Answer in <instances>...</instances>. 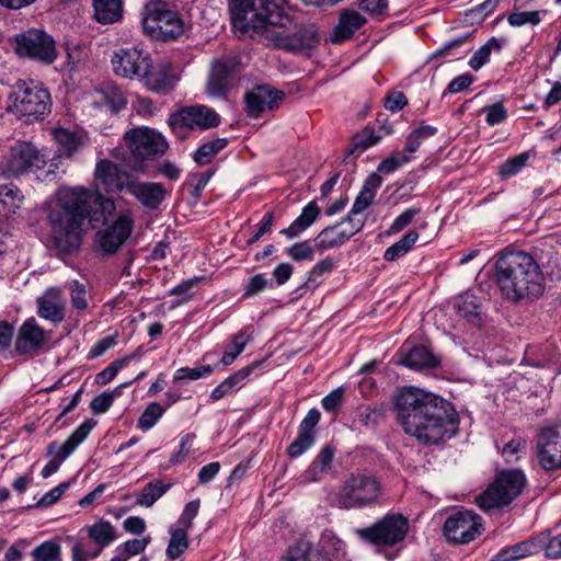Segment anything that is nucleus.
Here are the masks:
<instances>
[{
    "label": "nucleus",
    "mask_w": 561,
    "mask_h": 561,
    "mask_svg": "<svg viewBox=\"0 0 561 561\" xmlns=\"http://www.w3.org/2000/svg\"><path fill=\"white\" fill-rule=\"evenodd\" d=\"M115 213L114 201L101 192L83 186L60 187L48 203L47 222L50 227V241L54 248L66 254L75 253L82 243L83 222L89 219L102 222L106 228L98 232L100 248L108 254L115 253L130 237L135 219L129 209Z\"/></svg>",
    "instance_id": "1"
},
{
    "label": "nucleus",
    "mask_w": 561,
    "mask_h": 561,
    "mask_svg": "<svg viewBox=\"0 0 561 561\" xmlns=\"http://www.w3.org/2000/svg\"><path fill=\"white\" fill-rule=\"evenodd\" d=\"M396 409L403 431L421 444H438L457 433L458 416L451 404L424 389H401Z\"/></svg>",
    "instance_id": "2"
},
{
    "label": "nucleus",
    "mask_w": 561,
    "mask_h": 561,
    "mask_svg": "<svg viewBox=\"0 0 561 561\" xmlns=\"http://www.w3.org/2000/svg\"><path fill=\"white\" fill-rule=\"evenodd\" d=\"M502 295L512 302H533L545 291V276L536 259L524 251L503 253L495 264Z\"/></svg>",
    "instance_id": "3"
},
{
    "label": "nucleus",
    "mask_w": 561,
    "mask_h": 561,
    "mask_svg": "<svg viewBox=\"0 0 561 561\" xmlns=\"http://www.w3.org/2000/svg\"><path fill=\"white\" fill-rule=\"evenodd\" d=\"M230 14L237 31L249 33L259 42L273 25L289 22L285 0H231Z\"/></svg>",
    "instance_id": "4"
},
{
    "label": "nucleus",
    "mask_w": 561,
    "mask_h": 561,
    "mask_svg": "<svg viewBox=\"0 0 561 561\" xmlns=\"http://www.w3.org/2000/svg\"><path fill=\"white\" fill-rule=\"evenodd\" d=\"M378 479L366 472L347 476L333 496V503L341 510H360L375 505L381 496Z\"/></svg>",
    "instance_id": "5"
},
{
    "label": "nucleus",
    "mask_w": 561,
    "mask_h": 561,
    "mask_svg": "<svg viewBox=\"0 0 561 561\" xmlns=\"http://www.w3.org/2000/svg\"><path fill=\"white\" fill-rule=\"evenodd\" d=\"M525 484L526 476L522 470H504L476 497V504L483 511L505 507L522 493Z\"/></svg>",
    "instance_id": "6"
},
{
    "label": "nucleus",
    "mask_w": 561,
    "mask_h": 561,
    "mask_svg": "<svg viewBox=\"0 0 561 561\" xmlns=\"http://www.w3.org/2000/svg\"><path fill=\"white\" fill-rule=\"evenodd\" d=\"M293 25V18L289 14V22L284 25H273L261 41L265 46H271L294 54H304L313 49L319 44L318 30L313 24H302L295 32L287 30Z\"/></svg>",
    "instance_id": "7"
},
{
    "label": "nucleus",
    "mask_w": 561,
    "mask_h": 561,
    "mask_svg": "<svg viewBox=\"0 0 561 561\" xmlns=\"http://www.w3.org/2000/svg\"><path fill=\"white\" fill-rule=\"evenodd\" d=\"M125 146L128 148L134 163V171H144V161L154 160L165 153L169 144L164 136L149 127H137L127 130L124 135Z\"/></svg>",
    "instance_id": "8"
},
{
    "label": "nucleus",
    "mask_w": 561,
    "mask_h": 561,
    "mask_svg": "<svg viewBox=\"0 0 561 561\" xmlns=\"http://www.w3.org/2000/svg\"><path fill=\"white\" fill-rule=\"evenodd\" d=\"M142 27L150 37L162 41L176 39L184 33L182 19L162 2H151L145 7Z\"/></svg>",
    "instance_id": "9"
},
{
    "label": "nucleus",
    "mask_w": 561,
    "mask_h": 561,
    "mask_svg": "<svg viewBox=\"0 0 561 561\" xmlns=\"http://www.w3.org/2000/svg\"><path fill=\"white\" fill-rule=\"evenodd\" d=\"M220 124V115L206 105L183 106L170 114L168 125L180 139L187 137L190 131L206 130Z\"/></svg>",
    "instance_id": "10"
},
{
    "label": "nucleus",
    "mask_w": 561,
    "mask_h": 561,
    "mask_svg": "<svg viewBox=\"0 0 561 561\" xmlns=\"http://www.w3.org/2000/svg\"><path fill=\"white\" fill-rule=\"evenodd\" d=\"M409 531V520L399 513L385 515L371 526L356 529L363 540L379 547H393L401 543Z\"/></svg>",
    "instance_id": "11"
},
{
    "label": "nucleus",
    "mask_w": 561,
    "mask_h": 561,
    "mask_svg": "<svg viewBox=\"0 0 561 561\" xmlns=\"http://www.w3.org/2000/svg\"><path fill=\"white\" fill-rule=\"evenodd\" d=\"M13 95V111L26 121L37 119L50 110V95L37 82L19 81Z\"/></svg>",
    "instance_id": "12"
},
{
    "label": "nucleus",
    "mask_w": 561,
    "mask_h": 561,
    "mask_svg": "<svg viewBox=\"0 0 561 561\" xmlns=\"http://www.w3.org/2000/svg\"><path fill=\"white\" fill-rule=\"evenodd\" d=\"M15 53L43 65L53 64L58 57L56 42L42 28H30L15 35Z\"/></svg>",
    "instance_id": "13"
},
{
    "label": "nucleus",
    "mask_w": 561,
    "mask_h": 561,
    "mask_svg": "<svg viewBox=\"0 0 561 561\" xmlns=\"http://www.w3.org/2000/svg\"><path fill=\"white\" fill-rule=\"evenodd\" d=\"M45 162V157L35 146L30 142H19L2 160L0 169L7 176H18L44 168Z\"/></svg>",
    "instance_id": "14"
},
{
    "label": "nucleus",
    "mask_w": 561,
    "mask_h": 561,
    "mask_svg": "<svg viewBox=\"0 0 561 561\" xmlns=\"http://www.w3.org/2000/svg\"><path fill=\"white\" fill-rule=\"evenodd\" d=\"M111 64L115 75L133 80L146 73L151 67V58L137 46L123 47L113 51Z\"/></svg>",
    "instance_id": "15"
},
{
    "label": "nucleus",
    "mask_w": 561,
    "mask_h": 561,
    "mask_svg": "<svg viewBox=\"0 0 561 561\" xmlns=\"http://www.w3.org/2000/svg\"><path fill=\"white\" fill-rule=\"evenodd\" d=\"M239 68L240 60L237 56L227 55L214 59L206 81V93L211 98H224L231 89Z\"/></svg>",
    "instance_id": "16"
},
{
    "label": "nucleus",
    "mask_w": 561,
    "mask_h": 561,
    "mask_svg": "<svg viewBox=\"0 0 561 561\" xmlns=\"http://www.w3.org/2000/svg\"><path fill=\"white\" fill-rule=\"evenodd\" d=\"M483 529L482 519L470 511L451 514L444 524L445 537L456 543H468L480 536Z\"/></svg>",
    "instance_id": "17"
},
{
    "label": "nucleus",
    "mask_w": 561,
    "mask_h": 561,
    "mask_svg": "<svg viewBox=\"0 0 561 561\" xmlns=\"http://www.w3.org/2000/svg\"><path fill=\"white\" fill-rule=\"evenodd\" d=\"M536 448L538 462L545 470L561 468V422L540 430Z\"/></svg>",
    "instance_id": "18"
},
{
    "label": "nucleus",
    "mask_w": 561,
    "mask_h": 561,
    "mask_svg": "<svg viewBox=\"0 0 561 561\" xmlns=\"http://www.w3.org/2000/svg\"><path fill=\"white\" fill-rule=\"evenodd\" d=\"M128 176L113 161L104 159L96 163L94 170V183L99 191L101 187L106 193H117L126 190Z\"/></svg>",
    "instance_id": "19"
},
{
    "label": "nucleus",
    "mask_w": 561,
    "mask_h": 561,
    "mask_svg": "<svg viewBox=\"0 0 561 561\" xmlns=\"http://www.w3.org/2000/svg\"><path fill=\"white\" fill-rule=\"evenodd\" d=\"M283 96V92L270 85H257L245 94L248 114L259 117L266 110H272Z\"/></svg>",
    "instance_id": "20"
},
{
    "label": "nucleus",
    "mask_w": 561,
    "mask_h": 561,
    "mask_svg": "<svg viewBox=\"0 0 561 561\" xmlns=\"http://www.w3.org/2000/svg\"><path fill=\"white\" fill-rule=\"evenodd\" d=\"M126 191L148 209H157L167 196L164 186L157 182L130 180L127 182Z\"/></svg>",
    "instance_id": "21"
},
{
    "label": "nucleus",
    "mask_w": 561,
    "mask_h": 561,
    "mask_svg": "<svg viewBox=\"0 0 561 561\" xmlns=\"http://www.w3.org/2000/svg\"><path fill=\"white\" fill-rule=\"evenodd\" d=\"M148 90L158 94L170 93L176 84V77L173 73V68L169 64H159L156 67H150L141 78Z\"/></svg>",
    "instance_id": "22"
},
{
    "label": "nucleus",
    "mask_w": 561,
    "mask_h": 561,
    "mask_svg": "<svg viewBox=\"0 0 561 561\" xmlns=\"http://www.w3.org/2000/svg\"><path fill=\"white\" fill-rule=\"evenodd\" d=\"M66 302L59 288H48L37 298V314L53 323H60L65 319Z\"/></svg>",
    "instance_id": "23"
},
{
    "label": "nucleus",
    "mask_w": 561,
    "mask_h": 561,
    "mask_svg": "<svg viewBox=\"0 0 561 561\" xmlns=\"http://www.w3.org/2000/svg\"><path fill=\"white\" fill-rule=\"evenodd\" d=\"M95 424L96 422L91 419L85 420L61 445H57L55 442L50 443L47 454L49 456L54 455L56 459L62 462L87 439Z\"/></svg>",
    "instance_id": "24"
},
{
    "label": "nucleus",
    "mask_w": 561,
    "mask_h": 561,
    "mask_svg": "<svg viewBox=\"0 0 561 561\" xmlns=\"http://www.w3.org/2000/svg\"><path fill=\"white\" fill-rule=\"evenodd\" d=\"M366 18L356 10L344 9L339 14V21L331 35V42L339 44L350 38L366 24Z\"/></svg>",
    "instance_id": "25"
},
{
    "label": "nucleus",
    "mask_w": 561,
    "mask_h": 561,
    "mask_svg": "<svg viewBox=\"0 0 561 561\" xmlns=\"http://www.w3.org/2000/svg\"><path fill=\"white\" fill-rule=\"evenodd\" d=\"M334 449L324 446L316 456L310 466L298 477L300 484H309L323 480L333 469Z\"/></svg>",
    "instance_id": "26"
},
{
    "label": "nucleus",
    "mask_w": 561,
    "mask_h": 561,
    "mask_svg": "<svg viewBox=\"0 0 561 561\" xmlns=\"http://www.w3.org/2000/svg\"><path fill=\"white\" fill-rule=\"evenodd\" d=\"M45 341L43 329L34 318L27 319L20 328L15 348L20 354L38 350Z\"/></svg>",
    "instance_id": "27"
},
{
    "label": "nucleus",
    "mask_w": 561,
    "mask_h": 561,
    "mask_svg": "<svg viewBox=\"0 0 561 561\" xmlns=\"http://www.w3.org/2000/svg\"><path fill=\"white\" fill-rule=\"evenodd\" d=\"M354 230L339 224L322 229L316 237L317 251L341 247L354 236Z\"/></svg>",
    "instance_id": "28"
},
{
    "label": "nucleus",
    "mask_w": 561,
    "mask_h": 561,
    "mask_svg": "<svg viewBox=\"0 0 561 561\" xmlns=\"http://www.w3.org/2000/svg\"><path fill=\"white\" fill-rule=\"evenodd\" d=\"M53 136L68 157L85 147L89 142V137L82 129L71 130L64 127H57L54 128Z\"/></svg>",
    "instance_id": "29"
},
{
    "label": "nucleus",
    "mask_w": 561,
    "mask_h": 561,
    "mask_svg": "<svg viewBox=\"0 0 561 561\" xmlns=\"http://www.w3.org/2000/svg\"><path fill=\"white\" fill-rule=\"evenodd\" d=\"M321 209L318 204L312 201L308 203L301 210V214L289 225V227L280 230V234L287 239H295L306 231L320 216Z\"/></svg>",
    "instance_id": "30"
},
{
    "label": "nucleus",
    "mask_w": 561,
    "mask_h": 561,
    "mask_svg": "<svg viewBox=\"0 0 561 561\" xmlns=\"http://www.w3.org/2000/svg\"><path fill=\"white\" fill-rule=\"evenodd\" d=\"M278 561H327V559L310 541L299 540L289 546Z\"/></svg>",
    "instance_id": "31"
},
{
    "label": "nucleus",
    "mask_w": 561,
    "mask_h": 561,
    "mask_svg": "<svg viewBox=\"0 0 561 561\" xmlns=\"http://www.w3.org/2000/svg\"><path fill=\"white\" fill-rule=\"evenodd\" d=\"M400 363L412 369L435 368L439 360L425 346H415L404 354Z\"/></svg>",
    "instance_id": "32"
},
{
    "label": "nucleus",
    "mask_w": 561,
    "mask_h": 561,
    "mask_svg": "<svg viewBox=\"0 0 561 561\" xmlns=\"http://www.w3.org/2000/svg\"><path fill=\"white\" fill-rule=\"evenodd\" d=\"M382 184V178L377 173H371L365 181L360 192L356 196L352 206V214H362L373 203L377 190Z\"/></svg>",
    "instance_id": "33"
},
{
    "label": "nucleus",
    "mask_w": 561,
    "mask_h": 561,
    "mask_svg": "<svg viewBox=\"0 0 561 561\" xmlns=\"http://www.w3.org/2000/svg\"><path fill=\"white\" fill-rule=\"evenodd\" d=\"M253 367L248 366L226 378L221 383H219L216 388L213 389L210 393V399L213 401H218L224 397L232 393L236 388L243 387L245 379L250 376Z\"/></svg>",
    "instance_id": "34"
},
{
    "label": "nucleus",
    "mask_w": 561,
    "mask_h": 561,
    "mask_svg": "<svg viewBox=\"0 0 561 561\" xmlns=\"http://www.w3.org/2000/svg\"><path fill=\"white\" fill-rule=\"evenodd\" d=\"M23 201L21 191L14 185H0V219L14 215Z\"/></svg>",
    "instance_id": "35"
},
{
    "label": "nucleus",
    "mask_w": 561,
    "mask_h": 561,
    "mask_svg": "<svg viewBox=\"0 0 561 561\" xmlns=\"http://www.w3.org/2000/svg\"><path fill=\"white\" fill-rule=\"evenodd\" d=\"M539 551L540 542L536 537L501 550L495 558L496 561H516L527 556L535 554Z\"/></svg>",
    "instance_id": "36"
},
{
    "label": "nucleus",
    "mask_w": 561,
    "mask_h": 561,
    "mask_svg": "<svg viewBox=\"0 0 561 561\" xmlns=\"http://www.w3.org/2000/svg\"><path fill=\"white\" fill-rule=\"evenodd\" d=\"M94 18L102 24H111L122 18L121 0H93Z\"/></svg>",
    "instance_id": "37"
},
{
    "label": "nucleus",
    "mask_w": 561,
    "mask_h": 561,
    "mask_svg": "<svg viewBox=\"0 0 561 561\" xmlns=\"http://www.w3.org/2000/svg\"><path fill=\"white\" fill-rule=\"evenodd\" d=\"M89 538L101 551L116 539V529L107 520H100L87 527Z\"/></svg>",
    "instance_id": "38"
},
{
    "label": "nucleus",
    "mask_w": 561,
    "mask_h": 561,
    "mask_svg": "<svg viewBox=\"0 0 561 561\" xmlns=\"http://www.w3.org/2000/svg\"><path fill=\"white\" fill-rule=\"evenodd\" d=\"M456 308L459 317L466 319L468 322L473 324L481 322V306L477 297L472 294L466 293L460 295Z\"/></svg>",
    "instance_id": "39"
},
{
    "label": "nucleus",
    "mask_w": 561,
    "mask_h": 561,
    "mask_svg": "<svg viewBox=\"0 0 561 561\" xmlns=\"http://www.w3.org/2000/svg\"><path fill=\"white\" fill-rule=\"evenodd\" d=\"M316 549L325 557L327 561H332L334 558L344 554L345 545L333 531L325 530L321 535L319 547Z\"/></svg>",
    "instance_id": "40"
},
{
    "label": "nucleus",
    "mask_w": 561,
    "mask_h": 561,
    "mask_svg": "<svg viewBox=\"0 0 561 561\" xmlns=\"http://www.w3.org/2000/svg\"><path fill=\"white\" fill-rule=\"evenodd\" d=\"M171 484L161 480L148 482L139 492L136 504L144 507H151L169 489Z\"/></svg>",
    "instance_id": "41"
},
{
    "label": "nucleus",
    "mask_w": 561,
    "mask_h": 561,
    "mask_svg": "<svg viewBox=\"0 0 561 561\" xmlns=\"http://www.w3.org/2000/svg\"><path fill=\"white\" fill-rule=\"evenodd\" d=\"M504 45L505 39L491 37L472 55L469 60V66L476 71L481 69L490 60L491 53H500Z\"/></svg>",
    "instance_id": "42"
},
{
    "label": "nucleus",
    "mask_w": 561,
    "mask_h": 561,
    "mask_svg": "<svg viewBox=\"0 0 561 561\" xmlns=\"http://www.w3.org/2000/svg\"><path fill=\"white\" fill-rule=\"evenodd\" d=\"M419 240V233L415 230L407 232L399 241L389 247L383 254L386 261H396L404 256Z\"/></svg>",
    "instance_id": "43"
},
{
    "label": "nucleus",
    "mask_w": 561,
    "mask_h": 561,
    "mask_svg": "<svg viewBox=\"0 0 561 561\" xmlns=\"http://www.w3.org/2000/svg\"><path fill=\"white\" fill-rule=\"evenodd\" d=\"M228 144L227 138H217L201 145L194 153V160L199 165L211 162L215 156Z\"/></svg>",
    "instance_id": "44"
},
{
    "label": "nucleus",
    "mask_w": 561,
    "mask_h": 561,
    "mask_svg": "<svg viewBox=\"0 0 561 561\" xmlns=\"http://www.w3.org/2000/svg\"><path fill=\"white\" fill-rule=\"evenodd\" d=\"M545 15H547V10L515 11L507 15V23L513 27L537 26L541 23Z\"/></svg>",
    "instance_id": "45"
},
{
    "label": "nucleus",
    "mask_w": 561,
    "mask_h": 561,
    "mask_svg": "<svg viewBox=\"0 0 561 561\" xmlns=\"http://www.w3.org/2000/svg\"><path fill=\"white\" fill-rule=\"evenodd\" d=\"M437 133V128L431 125L421 123L415 129H413L407 138V145L404 152L409 154L415 152L421 146L422 141L434 136Z\"/></svg>",
    "instance_id": "46"
},
{
    "label": "nucleus",
    "mask_w": 561,
    "mask_h": 561,
    "mask_svg": "<svg viewBox=\"0 0 561 561\" xmlns=\"http://www.w3.org/2000/svg\"><path fill=\"white\" fill-rule=\"evenodd\" d=\"M187 529L175 528L170 530V541L167 548V556L170 559L179 558L188 547Z\"/></svg>",
    "instance_id": "47"
},
{
    "label": "nucleus",
    "mask_w": 561,
    "mask_h": 561,
    "mask_svg": "<svg viewBox=\"0 0 561 561\" xmlns=\"http://www.w3.org/2000/svg\"><path fill=\"white\" fill-rule=\"evenodd\" d=\"M33 561H61V547L51 540L42 542L32 551Z\"/></svg>",
    "instance_id": "48"
},
{
    "label": "nucleus",
    "mask_w": 561,
    "mask_h": 561,
    "mask_svg": "<svg viewBox=\"0 0 561 561\" xmlns=\"http://www.w3.org/2000/svg\"><path fill=\"white\" fill-rule=\"evenodd\" d=\"M334 266V260L331 257H325L319 261L317 264L308 273L307 279L301 286V288L307 290H313L319 285V278L332 271Z\"/></svg>",
    "instance_id": "49"
},
{
    "label": "nucleus",
    "mask_w": 561,
    "mask_h": 561,
    "mask_svg": "<svg viewBox=\"0 0 561 561\" xmlns=\"http://www.w3.org/2000/svg\"><path fill=\"white\" fill-rule=\"evenodd\" d=\"M539 263L540 268H545L547 274L552 277H560L561 265H560V254L553 250L552 248L547 251H541V254L536 259Z\"/></svg>",
    "instance_id": "50"
},
{
    "label": "nucleus",
    "mask_w": 561,
    "mask_h": 561,
    "mask_svg": "<svg viewBox=\"0 0 561 561\" xmlns=\"http://www.w3.org/2000/svg\"><path fill=\"white\" fill-rule=\"evenodd\" d=\"M122 386L116 387L113 390H107L101 394L94 397L90 402V409L93 414H103L113 405L116 397L122 394Z\"/></svg>",
    "instance_id": "51"
},
{
    "label": "nucleus",
    "mask_w": 561,
    "mask_h": 561,
    "mask_svg": "<svg viewBox=\"0 0 561 561\" xmlns=\"http://www.w3.org/2000/svg\"><path fill=\"white\" fill-rule=\"evenodd\" d=\"M165 409L158 402L148 404L138 419V427L142 431H149L164 414Z\"/></svg>",
    "instance_id": "52"
},
{
    "label": "nucleus",
    "mask_w": 561,
    "mask_h": 561,
    "mask_svg": "<svg viewBox=\"0 0 561 561\" xmlns=\"http://www.w3.org/2000/svg\"><path fill=\"white\" fill-rule=\"evenodd\" d=\"M101 548L91 542L79 540L71 548V561H89L101 554Z\"/></svg>",
    "instance_id": "53"
},
{
    "label": "nucleus",
    "mask_w": 561,
    "mask_h": 561,
    "mask_svg": "<svg viewBox=\"0 0 561 561\" xmlns=\"http://www.w3.org/2000/svg\"><path fill=\"white\" fill-rule=\"evenodd\" d=\"M314 440L316 436L313 434L299 430L296 439L288 446L287 454L291 458H297L311 448Z\"/></svg>",
    "instance_id": "54"
},
{
    "label": "nucleus",
    "mask_w": 561,
    "mask_h": 561,
    "mask_svg": "<svg viewBox=\"0 0 561 561\" xmlns=\"http://www.w3.org/2000/svg\"><path fill=\"white\" fill-rule=\"evenodd\" d=\"M248 343V336L244 332H239L234 335L232 343L226 348L221 357V363L225 366L231 365L234 359L242 353Z\"/></svg>",
    "instance_id": "55"
},
{
    "label": "nucleus",
    "mask_w": 561,
    "mask_h": 561,
    "mask_svg": "<svg viewBox=\"0 0 561 561\" xmlns=\"http://www.w3.org/2000/svg\"><path fill=\"white\" fill-rule=\"evenodd\" d=\"M380 139L381 137L377 135L373 128L366 127L354 136L352 153L356 151L360 153L367 148L378 144Z\"/></svg>",
    "instance_id": "56"
},
{
    "label": "nucleus",
    "mask_w": 561,
    "mask_h": 561,
    "mask_svg": "<svg viewBox=\"0 0 561 561\" xmlns=\"http://www.w3.org/2000/svg\"><path fill=\"white\" fill-rule=\"evenodd\" d=\"M214 371L210 365L198 367H181L174 373V380H197L209 376Z\"/></svg>",
    "instance_id": "57"
},
{
    "label": "nucleus",
    "mask_w": 561,
    "mask_h": 561,
    "mask_svg": "<svg viewBox=\"0 0 561 561\" xmlns=\"http://www.w3.org/2000/svg\"><path fill=\"white\" fill-rule=\"evenodd\" d=\"M537 538L540 542V551L545 550L547 558H561V533L551 538H549V536L546 534H540Z\"/></svg>",
    "instance_id": "58"
},
{
    "label": "nucleus",
    "mask_w": 561,
    "mask_h": 561,
    "mask_svg": "<svg viewBox=\"0 0 561 561\" xmlns=\"http://www.w3.org/2000/svg\"><path fill=\"white\" fill-rule=\"evenodd\" d=\"M316 245L311 247L309 241L297 242L287 249V255L294 261H312L314 259Z\"/></svg>",
    "instance_id": "59"
},
{
    "label": "nucleus",
    "mask_w": 561,
    "mask_h": 561,
    "mask_svg": "<svg viewBox=\"0 0 561 561\" xmlns=\"http://www.w3.org/2000/svg\"><path fill=\"white\" fill-rule=\"evenodd\" d=\"M410 160V154L404 152V150L402 152H394L389 158L379 163L378 172L389 174L401 168L403 164L408 163Z\"/></svg>",
    "instance_id": "60"
},
{
    "label": "nucleus",
    "mask_w": 561,
    "mask_h": 561,
    "mask_svg": "<svg viewBox=\"0 0 561 561\" xmlns=\"http://www.w3.org/2000/svg\"><path fill=\"white\" fill-rule=\"evenodd\" d=\"M526 453V440L517 437L507 442L502 448V455L507 462L518 460Z\"/></svg>",
    "instance_id": "61"
},
{
    "label": "nucleus",
    "mask_w": 561,
    "mask_h": 561,
    "mask_svg": "<svg viewBox=\"0 0 561 561\" xmlns=\"http://www.w3.org/2000/svg\"><path fill=\"white\" fill-rule=\"evenodd\" d=\"M421 213L420 208L410 207L402 211L396 219L392 221L391 226L388 229V234H397L407 228L413 219Z\"/></svg>",
    "instance_id": "62"
},
{
    "label": "nucleus",
    "mask_w": 561,
    "mask_h": 561,
    "mask_svg": "<svg viewBox=\"0 0 561 561\" xmlns=\"http://www.w3.org/2000/svg\"><path fill=\"white\" fill-rule=\"evenodd\" d=\"M195 434L190 433L184 435L181 438L179 449L174 451L170 457V463L175 466L182 463L190 454L193 453V442L195 439Z\"/></svg>",
    "instance_id": "63"
},
{
    "label": "nucleus",
    "mask_w": 561,
    "mask_h": 561,
    "mask_svg": "<svg viewBox=\"0 0 561 561\" xmlns=\"http://www.w3.org/2000/svg\"><path fill=\"white\" fill-rule=\"evenodd\" d=\"M529 159L527 152H523L514 158L506 160L500 168V174L504 178H510L517 174Z\"/></svg>",
    "instance_id": "64"
}]
</instances>
